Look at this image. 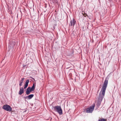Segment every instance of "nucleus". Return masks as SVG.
<instances>
[{
	"mask_svg": "<svg viewBox=\"0 0 121 121\" xmlns=\"http://www.w3.org/2000/svg\"><path fill=\"white\" fill-rule=\"evenodd\" d=\"M108 79L109 78L107 76L105 79L101 88V91L99 93L97 104V106L98 108L99 107L101 104V102L104 96L108 84Z\"/></svg>",
	"mask_w": 121,
	"mask_h": 121,
	"instance_id": "obj_1",
	"label": "nucleus"
},
{
	"mask_svg": "<svg viewBox=\"0 0 121 121\" xmlns=\"http://www.w3.org/2000/svg\"><path fill=\"white\" fill-rule=\"evenodd\" d=\"M52 109L58 112L60 115L63 114L62 110L60 106H52Z\"/></svg>",
	"mask_w": 121,
	"mask_h": 121,
	"instance_id": "obj_2",
	"label": "nucleus"
},
{
	"mask_svg": "<svg viewBox=\"0 0 121 121\" xmlns=\"http://www.w3.org/2000/svg\"><path fill=\"white\" fill-rule=\"evenodd\" d=\"M2 108L3 109L7 111L10 112L12 111V108L9 105L7 104L3 105Z\"/></svg>",
	"mask_w": 121,
	"mask_h": 121,
	"instance_id": "obj_3",
	"label": "nucleus"
},
{
	"mask_svg": "<svg viewBox=\"0 0 121 121\" xmlns=\"http://www.w3.org/2000/svg\"><path fill=\"white\" fill-rule=\"evenodd\" d=\"M95 107V104H94L93 105L91 106L90 107L86 108V110L87 113H92L94 110Z\"/></svg>",
	"mask_w": 121,
	"mask_h": 121,
	"instance_id": "obj_4",
	"label": "nucleus"
},
{
	"mask_svg": "<svg viewBox=\"0 0 121 121\" xmlns=\"http://www.w3.org/2000/svg\"><path fill=\"white\" fill-rule=\"evenodd\" d=\"M34 95L33 94L29 95L26 96H24L23 98L27 100H30L34 96Z\"/></svg>",
	"mask_w": 121,
	"mask_h": 121,
	"instance_id": "obj_5",
	"label": "nucleus"
},
{
	"mask_svg": "<svg viewBox=\"0 0 121 121\" xmlns=\"http://www.w3.org/2000/svg\"><path fill=\"white\" fill-rule=\"evenodd\" d=\"M70 23V26H73V27H74V26L76 23V21L73 18L72 20H71Z\"/></svg>",
	"mask_w": 121,
	"mask_h": 121,
	"instance_id": "obj_6",
	"label": "nucleus"
},
{
	"mask_svg": "<svg viewBox=\"0 0 121 121\" xmlns=\"http://www.w3.org/2000/svg\"><path fill=\"white\" fill-rule=\"evenodd\" d=\"M32 91H33L29 87H28L26 89V94L27 95H28Z\"/></svg>",
	"mask_w": 121,
	"mask_h": 121,
	"instance_id": "obj_7",
	"label": "nucleus"
},
{
	"mask_svg": "<svg viewBox=\"0 0 121 121\" xmlns=\"http://www.w3.org/2000/svg\"><path fill=\"white\" fill-rule=\"evenodd\" d=\"M29 82V79H27L25 82L24 85V88L26 89V88L28 86V83Z\"/></svg>",
	"mask_w": 121,
	"mask_h": 121,
	"instance_id": "obj_8",
	"label": "nucleus"
},
{
	"mask_svg": "<svg viewBox=\"0 0 121 121\" xmlns=\"http://www.w3.org/2000/svg\"><path fill=\"white\" fill-rule=\"evenodd\" d=\"M24 89L22 87H21L18 92V94L19 95H21L24 93Z\"/></svg>",
	"mask_w": 121,
	"mask_h": 121,
	"instance_id": "obj_9",
	"label": "nucleus"
},
{
	"mask_svg": "<svg viewBox=\"0 0 121 121\" xmlns=\"http://www.w3.org/2000/svg\"><path fill=\"white\" fill-rule=\"evenodd\" d=\"M24 79V78H21V80L19 81V85L20 86H22V83L23 82Z\"/></svg>",
	"mask_w": 121,
	"mask_h": 121,
	"instance_id": "obj_10",
	"label": "nucleus"
},
{
	"mask_svg": "<svg viewBox=\"0 0 121 121\" xmlns=\"http://www.w3.org/2000/svg\"><path fill=\"white\" fill-rule=\"evenodd\" d=\"M73 50H71V51H70L69 53V56H72L73 55Z\"/></svg>",
	"mask_w": 121,
	"mask_h": 121,
	"instance_id": "obj_11",
	"label": "nucleus"
},
{
	"mask_svg": "<svg viewBox=\"0 0 121 121\" xmlns=\"http://www.w3.org/2000/svg\"><path fill=\"white\" fill-rule=\"evenodd\" d=\"M29 87L30 88L31 90H32L33 91H34V90L35 89V83H34L33 84L32 86L31 87Z\"/></svg>",
	"mask_w": 121,
	"mask_h": 121,
	"instance_id": "obj_12",
	"label": "nucleus"
},
{
	"mask_svg": "<svg viewBox=\"0 0 121 121\" xmlns=\"http://www.w3.org/2000/svg\"><path fill=\"white\" fill-rule=\"evenodd\" d=\"M98 121H106V120L104 118H102L100 119H99Z\"/></svg>",
	"mask_w": 121,
	"mask_h": 121,
	"instance_id": "obj_13",
	"label": "nucleus"
},
{
	"mask_svg": "<svg viewBox=\"0 0 121 121\" xmlns=\"http://www.w3.org/2000/svg\"><path fill=\"white\" fill-rule=\"evenodd\" d=\"M83 15L85 17L87 16L88 17H89V16L86 13H85V15L83 14Z\"/></svg>",
	"mask_w": 121,
	"mask_h": 121,
	"instance_id": "obj_14",
	"label": "nucleus"
},
{
	"mask_svg": "<svg viewBox=\"0 0 121 121\" xmlns=\"http://www.w3.org/2000/svg\"><path fill=\"white\" fill-rule=\"evenodd\" d=\"M11 44H12V46L13 47L15 44V43L14 42H12Z\"/></svg>",
	"mask_w": 121,
	"mask_h": 121,
	"instance_id": "obj_15",
	"label": "nucleus"
},
{
	"mask_svg": "<svg viewBox=\"0 0 121 121\" xmlns=\"http://www.w3.org/2000/svg\"><path fill=\"white\" fill-rule=\"evenodd\" d=\"M32 79H33V80H34V81H35V79L34 78H32Z\"/></svg>",
	"mask_w": 121,
	"mask_h": 121,
	"instance_id": "obj_16",
	"label": "nucleus"
},
{
	"mask_svg": "<svg viewBox=\"0 0 121 121\" xmlns=\"http://www.w3.org/2000/svg\"><path fill=\"white\" fill-rule=\"evenodd\" d=\"M33 77H29V78H31L32 79V78Z\"/></svg>",
	"mask_w": 121,
	"mask_h": 121,
	"instance_id": "obj_17",
	"label": "nucleus"
},
{
	"mask_svg": "<svg viewBox=\"0 0 121 121\" xmlns=\"http://www.w3.org/2000/svg\"><path fill=\"white\" fill-rule=\"evenodd\" d=\"M54 1L55 2H56V1H57V0H54Z\"/></svg>",
	"mask_w": 121,
	"mask_h": 121,
	"instance_id": "obj_18",
	"label": "nucleus"
}]
</instances>
